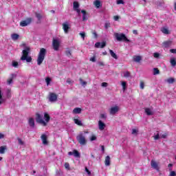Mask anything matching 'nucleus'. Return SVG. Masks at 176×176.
<instances>
[{
    "label": "nucleus",
    "mask_w": 176,
    "mask_h": 176,
    "mask_svg": "<svg viewBox=\"0 0 176 176\" xmlns=\"http://www.w3.org/2000/svg\"><path fill=\"white\" fill-rule=\"evenodd\" d=\"M31 49L30 47H26L25 50L22 51V56L21 57V61H25L27 63H31L32 61V58L31 56H28L30 54Z\"/></svg>",
    "instance_id": "nucleus-1"
},
{
    "label": "nucleus",
    "mask_w": 176,
    "mask_h": 176,
    "mask_svg": "<svg viewBox=\"0 0 176 176\" xmlns=\"http://www.w3.org/2000/svg\"><path fill=\"white\" fill-rule=\"evenodd\" d=\"M45 57H46V49L41 48L40 52H38V55L37 57V65H41L42 63H43V60H45Z\"/></svg>",
    "instance_id": "nucleus-2"
},
{
    "label": "nucleus",
    "mask_w": 176,
    "mask_h": 176,
    "mask_svg": "<svg viewBox=\"0 0 176 176\" xmlns=\"http://www.w3.org/2000/svg\"><path fill=\"white\" fill-rule=\"evenodd\" d=\"M115 38L118 42H130L129 38H127V36H126V34L123 33H116Z\"/></svg>",
    "instance_id": "nucleus-3"
},
{
    "label": "nucleus",
    "mask_w": 176,
    "mask_h": 176,
    "mask_svg": "<svg viewBox=\"0 0 176 176\" xmlns=\"http://www.w3.org/2000/svg\"><path fill=\"white\" fill-rule=\"evenodd\" d=\"M76 140L80 145H86V144H87L86 136L83 133H80L78 135H77Z\"/></svg>",
    "instance_id": "nucleus-4"
},
{
    "label": "nucleus",
    "mask_w": 176,
    "mask_h": 176,
    "mask_svg": "<svg viewBox=\"0 0 176 176\" xmlns=\"http://www.w3.org/2000/svg\"><path fill=\"white\" fill-rule=\"evenodd\" d=\"M36 123H38V124H41V126H43L44 127H46L47 126V124L43 120V117L41 116L38 113H36Z\"/></svg>",
    "instance_id": "nucleus-5"
},
{
    "label": "nucleus",
    "mask_w": 176,
    "mask_h": 176,
    "mask_svg": "<svg viewBox=\"0 0 176 176\" xmlns=\"http://www.w3.org/2000/svg\"><path fill=\"white\" fill-rule=\"evenodd\" d=\"M32 22V18H28L26 20L22 21L20 22L21 27H27L30 25V23Z\"/></svg>",
    "instance_id": "nucleus-6"
},
{
    "label": "nucleus",
    "mask_w": 176,
    "mask_h": 176,
    "mask_svg": "<svg viewBox=\"0 0 176 176\" xmlns=\"http://www.w3.org/2000/svg\"><path fill=\"white\" fill-rule=\"evenodd\" d=\"M52 46H53L54 50L57 52L58 50V49L60 48V41H58V40H57V39H53Z\"/></svg>",
    "instance_id": "nucleus-7"
},
{
    "label": "nucleus",
    "mask_w": 176,
    "mask_h": 176,
    "mask_svg": "<svg viewBox=\"0 0 176 176\" xmlns=\"http://www.w3.org/2000/svg\"><path fill=\"white\" fill-rule=\"evenodd\" d=\"M62 25H63V30L65 34H68V32H69V30L71 29V28L69 27V23H68V22L66 21L63 23Z\"/></svg>",
    "instance_id": "nucleus-8"
},
{
    "label": "nucleus",
    "mask_w": 176,
    "mask_h": 176,
    "mask_svg": "<svg viewBox=\"0 0 176 176\" xmlns=\"http://www.w3.org/2000/svg\"><path fill=\"white\" fill-rule=\"evenodd\" d=\"M49 101L50 102H56V101H57V94L54 93H50Z\"/></svg>",
    "instance_id": "nucleus-9"
},
{
    "label": "nucleus",
    "mask_w": 176,
    "mask_h": 176,
    "mask_svg": "<svg viewBox=\"0 0 176 176\" xmlns=\"http://www.w3.org/2000/svg\"><path fill=\"white\" fill-rule=\"evenodd\" d=\"M107 46V42L102 41V43L97 42L95 44V47H97L98 49L100 47V49H104V47Z\"/></svg>",
    "instance_id": "nucleus-10"
},
{
    "label": "nucleus",
    "mask_w": 176,
    "mask_h": 176,
    "mask_svg": "<svg viewBox=\"0 0 176 176\" xmlns=\"http://www.w3.org/2000/svg\"><path fill=\"white\" fill-rule=\"evenodd\" d=\"M119 112V107L115 106L110 109L109 113L110 115H115Z\"/></svg>",
    "instance_id": "nucleus-11"
},
{
    "label": "nucleus",
    "mask_w": 176,
    "mask_h": 176,
    "mask_svg": "<svg viewBox=\"0 0 176 176\" xmlns=\"http://www.w3.org/2000/svg\"><path fill=\"white\" fill-rule=\"evenodd\" d=\"M151 164V167L154 168V170H157V171H159V165L157 164V162L152 160Z\"/></svg>",
    "instance_id": "nucleus-12"
},
{
    "label": "nucleus",
    "mask_w": 176,
    "mask_h": 176,
    "mask_svg": "<svg viewBox=\"0 0 176 176\" xmlns=\"http://www.w3.org/2000/svg\"><path fill=\"white\" fill-rule=\"evenodd\" d=\"M17 76V74H12L10 76V78L7 80L8 85H12L13 83V79Z\"/></svg>",
    "instance_id": "nucleus-13"
},
{
    "label": "nucleus",
    "mask_w": 176,
    "mask_h": 176,
    "mask_svg": "<svg viewBox=\"0 0 176 176\" xmlns=\"http://www.w3.org/2000/svg\"><path fill=\"white\" fill-rule=\"evenodd\" d=\"M105 126H106L105 123L102 122V120L98 121L99 130H101V131L104 130L105 129Z\"/></svg>",
    "instance_id": "nucleus-14"
},
{
    "label": "nucleus",
    "mask_w": 176,
    "mask_h": 176,
    "mask_svg": "<svg viewBox=\"0 0 176 176\" xmlns=\"http://www.w3.org/2000/svg\"><path fill=\"white\" fill-rule=\"evenodd\" d=\"M81 13H82V21H87V12L85 10H82Z\"/></svg>",
    "instance_id": "nucleus-15"
},
{
    "label": "nucleus",
    "mask_w": 176,
    "mask_h": 176,
    "mask_svg": "<svg viewBox=\"0 0 176 176\" xmlns=\"http://www.w3.org/2000/svg\"><path fill=\"white\" fill-rule=\"evenodd\" d=\"M41 140L43 145H47V136L45 134L41 135Z\"/></svg>",
    "instance_id": "nucleus-16"
},
{
    "label": "nucleus",
    "mask_w": 176,
    "mask_h": 176,
    "mask_svg": "<svg viewBox=\"0 0 176 176\" xmlns=\"http://www.w3.org/2000/svg\"><path fill=\"white\" fill-rule=\"evenodd\" d=\"M28 124L30 127H35V120L33 118H29Z\"/></svg>",
    "instance_id": "nucleus-17"
},
{
    "label": "nucleus",
    "mask_w": 176,
    "mask_h": 176,
    "mask_svg": "<svg viewBox=\"0 0 176 176\" xmlns=\"http://www.w3.org/2000/svg\"><path fill=\"white\" fill-rule=\"evenodd\" d=\"M44 119H45L44 122L46 123V124H47L49 122H50V115H49V113H45Z\"/></svg>",
    "instance_id": "nucleus-18"
},
{
    "label": "nucleus",
    "mask_w": 176,
    "mask_h": 176,
    "mask_svg": "<svg viewBox=\"0 0 176 176\" xmlns=\"http://www.w3.org/2000/svg\"><path fill=\"white\" fill-rule=\"evenodd\" d=\"M94 5L97 8V9H100V8H102V4H101V1L100 0H96L94 2Z\"/></svg>",
    "instance_id": "nucleus-19"
},
{
    "label": "nucleus",
    "mask_w": 176,
    "mask_h": 176,
    "mask_svg": "<svg viewBox=\"0 0 176 176\" xmlns=\"http://www.w3.org/2000/svg\"><path fill=\"white\" fill-rule=\"evenodd\" d=\"M104 164L105 166H111V157H109V155H107L105 157L104 160Z\"/></svg>",
    "instance_id": "nucleus-20"
},
{
    "label": "nucleus",
    "mask_w": 176,
    "mask_h": 176,
    "mask_svg": "<svg viewBox=\"0 0 176 176\" xmlns=\"http://www.w3.org/2000/svg\"><path fill=\"white\" fill-rule=\"evenodd\" d=\"M6 151H8V146H0V153H1V155H3L5 153V152H6Z\"/></svg>",
    "instance_id": "nucleus-21"
},
{
    "label": "nucleus",
    "mask_w": 176,
    "mask_h": 176,
    "mask_svg": "<svg viewBox=\"0 0 176 176\" xmlns=\"http://www.w3.org/2000/svg\"><path fill=\"white\" fill-rule=\"evenodd\" d=\"M172 43H173V41H164L162 45L165 47H169V46H171Z\"/></svg>",
    "instance_id": "nucleus-22"
},
{
    "label": "nucleus",
    "mask_w": 176,
    "mask_h": 176,
    "mask_svg": "<svg viewBox=\"0 0 176 176\" xmlns=\"http://www.w3.org/2000/svg\"><path fill=\"white\" fill-rule=\"evenodd\" d=\"M144 112L146 113L148 116H152V115H153V112H152V110H151V109L149 108H146L144 109Z\"/></svg>",
    "instance_id": "nucleus-23"
},
{
    "label": "nucleus",
    "mask_w": 176,
    "mask_h": 176,
    "mask_svg": "<svg viewBox=\"0 0 176 176\" xmlns=\"http://www.w3.org/2000/svg\"><path fill=\"white\" fill-rule=\"evenodd\" d=\"M109 52L113 58H115V60H118V55H116V54L113 52V50H109Z\"/></svg>",
    "instance_id": "nucleus-24"
},
{
    "label": "nucleus",
    "mask_w": 176,
    "mask_h": 176,
    "mask_svg": "<svg viewBox=\"0 0 176 176\" xmlns=\"http://www.w3.org/2000/svg\"><path fill=\"white\" fill-rule=\"evenodd\" d=\"M74 122L75 124H77L78 126H83V124H82V121H80L78 118H74Z\"/></svg>",
    "instance_id": "nucleus-25"
},
{
    "label": "nucleus",
    "mask_w": 176,
    "mask_h": 176,
    "mask_svg": "<svg viewBox=\"0 0 176 176\" xmlns=\"http://www.w3.org/2000/svg\"><path fill=\"white\" fill-rule=\"evenodd\" d=\"M73 113H82V109L79 107H76L73 110Z\"/></svg>",
    "instance_id": "nucleus-26"
},
{
    "label": "nucleus",
    "mask_w": 176,
    "mask_h": 176,
    "mask_svg": "<svg viewBox=\"0 0 176 176\" xmlns=\"http://www.w3.org/2000/svg\"><path fill=\"white\" fill-rule=\"evenodd\" d=\"M11 38L13 41H17V39L20 38V36L16 33H14L11 35Z\"/></svg>",
    "instance_id": "nucleus-27"
},
{
    "label": "nucleus",
    "mask_w": 176,
    "mask_h": 176,
    "mask_svg": "<svg viewBox=\"0 0 176 176\" xmlns=\"http://www.w3.org/2000/svg\"><path fill=\"white\" fill-rule=\"evenodd\" d=\"M141 60H142V58L140 56H133V61H135V63H140Z\"/></svg>",
    "instance_id": "nucleus-28"
},
{
    "label": "nucleus",
    "mask_w": 176,
    "mask_h": 176,
    "mask_svg": "<svg viewBox=\"0 0 176 176\" xmlns=\"http://www.w3.org/2000/svg\"><path fill=\"white\" fill-rule=\"evenodd\" d=\"M73 155L74 157H80V153H79V151H78V150H74Z\"/></svg>",
    "instance_id": "nucleus-29"
},
{
    "label": "nucleus",
    "mask_w": 176,
    "mask_h": 176,
    "mask_svg": "<svg viewBox=\"0 0 176 176\" xmlns=\"http://www.w3.org/2000/svg\"><path fill=\"white\" fill-rule=\"evenodd\" d=\"M123 76L124 78H130V76H131V74L130 73V72L126 71L123 72Z\"/></svg>",
    "instance_id": "nucleus-30"
},
{
    "label": "nucleus",
    "mask_w": 176,
    "mask_h": 176,
    "mask_svg": "<svg viewBox=\"0 0 176 176\" xmlns=\"http://www.w3.org/2000/svg\"><path fill=\"white\" fill-rule=\"evenodd\" d=\"M73 8H74V10H76V9H79V3L78 1H74L73 3Z\"/></svg>",
    "instance_id": "nucleus-31"
},
{
    "label": "nucleus",
    "mask_w": 176,
    "mask_h": 176,
    "mask_svg": "<svg viewBox=\"0 0 176 176\" xmlns=\"http://www.w3.org/2000/svg\"><path fill=\"white\" fill-rule=\"evenodd\" d=\"M162 32H163V34H165L166 35H168L170 34V31L168 30V29L166 28H163L161 30Z\"/></svg>",
    "instance_id": "nucleus-32"
},
{
    "label": "nucleus",
    "mask_w": 176,
    "mask_h": 176,
    "mask_svg": "<svg viewBox=\"0 0 176 176\" xmlns=\"http://www.w3.org/2000/svg\"><path fill=\"white\" fill-rule=\"evenodd\" d=\"M35 15L36 19H38V23H41V20H42V14H41V13L36 12Z\"/></svg>",
    "instance_id": "nucleus-33"
},
{
    "label": "nucleus",
    "mask_w": 176,
    "mask_h": 176,
    "mask_svg": "<svg viewBox=\"0 0 176 176\" xmlns=\"http://www.w3.org/2000/svg\"><path fill=\"white\" fill-rule=\"evenodd\" d=\"M65 55L67 57H71V56H72V53H71V50H69V48H67L65 51Z\"/></svg>",
    "instance_id": "nucleus-34"
},
{
    "label": "nucleus",
    "mask_w": 176,
    "mask_h": 176,
    "mask_svg": "<svg viewBox=\"0 0 176 176\" xmlns=\"http://www.w3.org/2000/svg\"><path fill=\"white\" fill-rule=\"evenodd\" d=\"M166 82L169 84H172L174 83V82H175V79L173 78H169L166 80Z\"/></svg>",
    "instance_id": "nucleus-35"
},
{
    "label": "nucleus",
    "mask_w": 176,
    "mask_h": 176,
    "mask_svg": "<svg viewBox=\"0 0 176 176\" xmlns=\"http://www.w3.org/2000/svg\"><path fill=\"white\" fill-rule=\"evenodd\" d=\"M160 74V71L157 68L153 69V75H159Z\"/></svg>",
    "instance_id": "nucleus-36"
},
{
    "label": "nucleus",
    "mask_w": 176,
    "mask_h": 176,
    "mask_svg": "<svg viewBox=\"0 0 176 176\" xmlns=\"http://www.w3.org/2000/svg\"><path fill=\"white\" fill-rule=\"evenodd\" d=\"M6 96H7V98H10V97H12V93L10 89H7Z\"/></svg>",
    "instance_id": "nucleus-37"
},
{
    "label": "nucleus",
    "mask_w": 176,
    "mask_h": 176,
    "mask_svg": "<svg viewBox=\"0 0 176 176\" xmlns=\"http://www.w3.org/2000/svg\"><path fill=\"white\" fill-rule=\"evenodd\" d=\"M12 67H14V68H17L19 67V62L17 61H12Z\"/></svg>",
    "instance_id": "nucleus-38"
},
{
    "label": "nucleus",
    "mask_w": 176,
    "mask_h": 176,
    "mask_svg": "<svg viewBox=\"0 0 176 176\" xmlns=\"http://www.w3.org/2000/svg\"><path fill=\"white\" fill-rule=\"evenodd\" d=\"M170 64H171L172 67H175L176 61H175V58L170 59Z\"/></svg>",
    "instance_id": "nucleus-39"
},
{
    "label": "nucleus",
    "mask_w": 176,
    "mask_h": 176,
    "mask_svg": "<svg viewBox=\"0 0 176 176\" xmlns=\"http://www.w3.org/2000/svg\"><path fill=\"white\" fill-rule=\"evenodd\" d=\"M91 34L94 35V38H95V39L98 38V34H97V32H96L94 30H91Z\"/></svg>",
    "instance_id": "nucleus-40"
},
{
    "label": "nucleus",
    "mask_w": 176,
    "mask_h": 176,
    "mask_svg": "<svg viewBox=\"0 0 176 176\" xmlns=\"http://www.w3.org/2000/svg\"><path fill=\"white\" fill-rule=\"evenodd\" d=\"M45 82L47 83V85L49 86L50 85V82H52V78L47 77L45 78Z\"/></svg>",
    "instance_id": "nucleus-41"
},
{
    "label": "nucleus",
    "mask_w": 176,
    "mask_h": 176,
    "mask_svg": "<svg viewBox=\"0 0 176 176\" xmlns=\"http://www.w3.org/2000/svg\"><path fill=\"white\" fill-rule=\"evenodd\" d=\"M17 140L19 145H24V142L20 138H17Z\"/></svg>",
    "instance_id": "nucleus-42"
},
{
    "label": "nucleus",
    "mask_w": 176,
    "mask_h": 176,
    "mask_svg": "<svg viewBox=\"0 0 176 176\" xmlns=\"http://www.w3.org/2000/svg\"><path fill=\"white\" fill-rule=\"evenodd\" d=\"M80 82L82 85V86H86L87 85V82L86 81H83L82 78H80Z\"/></svg>",
    "instance_id": "nucleus-43"
},
{
    "label": "nucleus",
    "mask_w": 176,
    "mask_h": 176,
    "mask_svg": "<svg viewBox=\"0 0 176 176\" xmlns=\"http://www.w3.org/2000/svg\"><path fill=\"white\" fill-rule=\"evenodd\" d=\"M153 57H154L155 58H159V57H160V54H159V53H157V52H155V53L153 54Z\"/></svg>",
    "instance_id": "nucleus-44"
},
{
    "label": "nucleus",
    "mask_w": 176,
    "mask_h": 176,
    "mask_svg": "<svg viewBox=\"0 0 176 176\" xmlns=\"http://www.w3.org/2000/svg\"><path fill=\"white\" fill-rule=\"evenodd\" d=\"M138 133V130H137L135 129H132V134L133 135H137Z\"/></svg>",
    "instance_id": "nucleus-45"
},
{
    "label": "nucleus",
    "mask_w": 176,
    "mask_h": 176,
    "mask_svg": "<svg viewBox=\"0 0 176 176\" xmlns=\"http://www.w3.org/2000/svg\"><path fill=\"white\" fill-rule=\"evenodd\" d=\"M96 140H97V136L93 135L92 136H91L90 138V141H96Z\"/></svg>",
    "instance_id": "nucleus-46"
},
{
    "label": "nucleus",
    "mask_w": 176,
    "mask_h": 176,
    "mask_svg": "<svg viewBox=\"0 0 176 176\" xmlns=\"http://www.w3.org/2000/svg\"><path fill=\"white\" fill-rule=\"evenodd\" d=\"M144 86H145V84L144 81H140V89H142V90H144Z\"/></svg>",
    "instance_id": "nucleus-47"
},
{
    "label": "nucleus",
    "mask_w": 176,
    "mask_h": 176,
    "mask_svg": "<svg viewBox=\"0 0 176 176\" xmlns=\"http://www.w3.org/2000/svg\"><path fill=\"white\" fill-rule=\"evenodd\" d=\"M65 168H66V170H69V163H65Z\"/></svg>",
    "instance_id": "nucleus-48"
},
{
    "label": "nucleus",
    "mask_w": 176,
    "mask_h": 176,
    "mask_svg": "<svg viewBox=\"0 0 176 176\" xmlns=\"http://www.w3.org/2000/svg\"><path fill=\"white\" fill-rule=\"evenodd\" d=\"M56 175H61V169H57L56 170Z\"/></svg>",
    "instance_id": "nucleus-49"
},
{
    "label": "nucleus",
    "mask_w": 176,
    "mask_h": 176,
    "mask_svg": "<svg viewBox=\"0 0 176 176\" xmlns=\"http://www.w3.org/2000/svg\"><path fill=\"white\" fill-rule=\"evenodd\" d=\"M127 83L126 82H122V86L123 88V90H126V86Z\"/></svg>",
    "instance_id": "nucleus-50"
},
{
    "label": "nucleus",
    "mask_w": 176,
    "mask_h": 176,
    "mask_svg": "<svg viewBox=\"0 0 176 176\" xmlns=\"http://www.w3.org/2000/svg\"><path fill=\"white\" fill-rule=\"evenodd\" d=\"M159 138H160V135H159V133H157L156 135L154 136V140L155 141H157V140H159Z\"/></svg>",
    "instance_id": "nucleus-51"
},
{
    "label": "nucleus",
    "mask_w": 176,
    "mask_h": 176,
    "mask_svg": "<svg viewBox=\"0 0 176 176\" xmlns=\"http://www.w3.org/2000/svg\"><path fill=\"white\" fill-rule=\"evenodd\" d=\"M109 27H111V23H106L104 24V28L107 29V28H109Z\"/></svg>",
    "instance_id": "nucleus-52"
},
{
    "label": "nucleus",
    "mask_w": 176,
    "mask_h": 176,
    "mask_svg": "<svg viewBox=\"0 0 176 176\" xmlns=\"http://www.w3.org/2000/svg\"><path fill=\"white\" fill-rule=\"evenodd\" d=\"M102 87H108V83L107 82H102V85H101Z\"/></svg>",
    "instance_id": "nucleus-53"
},
{
    "label": "nucleus",
    "mask_w": 176,
    "mask_h": 176,
    "mask_svg": "<svg viewBox=\"0 0 176 176\" xmlns=\"http://www.w3.org/2000/svg\"><path fill=\"white\" fill-rule=\"evenodd\" d=\"M117 3L118 5H123V3H124V2L123 1V0H118L117 1Z\"/></svg>",
    "instance_id": "nucleus-54"
},
{
    "label": "nucleus",
    "mask_w": 176,
    "mask_h": 176,
    "mask_svg": "<svg viewBox=\"0 0 176 176\" xmlns=\"http://www.w3.org/2000/svg\"><path fill=\"white\" fill-rule=\"evenodd\" d=\"M119 19H120V17L118 15H116L113 16V19L115 20V21H118V20H119Z\"/></svg>",
    "instance_id": "nucleus-55"
},
{
    "label": "nucleus",
    "mask_w": 176,
    "mask_h": 176,
    "mask_svg": "<svg viewBox=\"0 0 176 176\" xmlns=\"http://www.w3.org/2000/svg\"><path fill=\"white\" fill-rule=\"evenodd\" d=\"M170 176H176V173L174 170L170 171Z\"/></svg>",
    "instance_id": "nucleus-56"
},
{
    "label": "nucleus",
    "mask_w": 176,
    "mask_h": 176,
    "mask_svg": "<svg viewBox=\"0 0 176 176\" xmlns=\"http://www.w3.org/2000/svg\"><path fill=\"white\" fill-rule=\"evenodd\" d=\"M170 52L176 54V49H170Z\"/></svg>",
    "instance_id": "nucleus-57"
},
{
    "label": "nucleus",
    "mask_w": 176,
    "mask_h": 176,
    "mask_svg": "<svg viewBox=\"0 0 176 176\" xmlns=\"http://www.w3.org/2000/svg\"><path fill=\"white\" fill-rule=\"evenodd\" d=\"M90 61H92V63H96V56H93L89 59Z\"/></svg>",
    "instance_id": "nucleus-58"
},
{
    "label": "nucleus",
    "mask_w": 176,
    "mask_h": 176,
    "mask_svg": "<svg viewBox=\"0 0 176 176\" xmlns=\"http://www.w3.org/2000/svg\"><path fill=\"white\" fill-rule=\"evenodd\" d=\"M80 35L81 38H82V39H85V37L86 36V34H85V32L80 33Z\"/></svg>",
    "instance_id": "nucleus-59"
},
{
    "label": "nucleus",
    "mask_w": 176,
    "mask_h": 176,
    "mask_svg": "<svg viewBox=\"0 0 176 176\" xmlns=\"http://www.w3.org/2000/svg\"><path fill=\"white\" fill-rule=\"evenodd\" d=\"M101 119H107V116L105 114H100Z\"/></svg>",
    "instance_id": "nucleus-60"
},
{
    "label": "nucleus",
    "mask_w": 176,
    "mask_h": 176,
    "mask_svg": "<svg viewBox=\"0 0 176 176\" xmlns=\"http://www.w3.org/2000/svg\"><path fill=\"white\" fill-rule=\"evenodd\" d=\"M167 138V133H164L161 135V138Z\"/></svg>",
    "instance_id": "nucleus-61"
},
{
    "label": "nucleus",
    "mask_w": 176,
    "mask_h": 176,
    "mask_svg": "<svg viewBox=\"0 0 176 176\" xmlns=\"http://www.w3.org/2000/svg\"><path fill=\"white\" fill-rule=\"evenodd\" d=\"M85 170L89 175H90V174H91V172H90V170H89V169L87 168H85Z\"/></svg>",
    "instance_id": "nucleus-62"
},
{
    "label": "nucleus",
    "mask_w": 176,
    "mask_h": 176,
    "mask_svg": "<svg viewBox=\"0 0 176 176\" xmlns=\"http://www.w3.org/2000/svg\"><path fill=\"white\" fill-rule=\"evenodd\" d=\"M3 138H5V135H3V133H0V140H2Z\"/></svg>",
    "instance_id": "nucleus-63"
},
{
    "label": "nucleus",
    "mask_w": 176,
    "mask_h": 176,
    "mask_svg": "<svg viewBox=\"0 0 176 176\" xmlns=\"http://www.w3.org/2000/svg\"><path fill=\"white\" fill-rule=\"evenodd\" d=\"M98 65H99L100 67H103L104 63H102V62H98Z\"/></svg>",
    "instance_id": "nucleus-64"
}]
</instances>
